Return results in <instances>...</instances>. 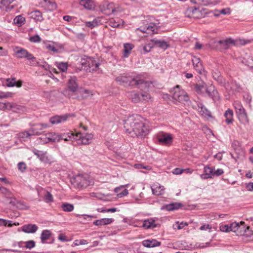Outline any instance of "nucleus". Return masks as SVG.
I'll list each match as a JSON object with an SVG mask.
<instances>
[{
	"label": "nucleus",
	"mask_w": 253,
	"mask_h": 253,
	"mask_svg": "<svg viewBox=\"0 0 253 253\" xmlns=\"http://www.w3.org/2000/svg\"><path fill=\"white\" fill-rule=\"evenodd\" d=\"M124 128L126 131L131 137L142 138L146 136L149 130L144 123V120L138 115L129 117L125 121Z\"/></svg>",
	"instance_id": "f257e3e1"
},
{
	"label": "nucleus",
	"mask_w": 253,
	"mask_h": 253,
	"mask_svg": "<svg viewBox=\"0 0 253 253\" xmlns=\"http://www.w3.org/2000/svg\"><path fill=\"white\" fill-rule=\"evenodd\" d=\"M72 184L78 189L86 188L92 184V182L88 179L87 175L79 174L72 178L71 180Z\"/></svg>",
	"instance_id": "f03ea898"
},
{
	"label": "nucleus",
	"mask_w": 253,
	"mask_h": 253,
	"mask_svg": "<svg viewBox=\"0 0 253 253\" xmlns=\"http://www.w3.org/2000/svg\"><path fill=\"white\" fill-rule=\"evenodd\" d=\"M172 98L174 100L180 103L187 102L189 100L188 94L183 89H180L179 85L173 88Z\"/></svg>",
	"instance_id": "7ed1b4c3"
},
{
	"label": "nucleus",
	"mask_w": 253,
	"mask_h": 253,
	"mask_svg": "<svg viewBox=\"0 0 253 253\" xmlns=\"http://www.w3.org/2000/svg\"><path fill=\"white\" fill-rule=\"evenodd\" d=\"M245 44V42L242 40H234L232 38H227L225 40L217 41V45L221 49L226 50L233 45H237L238 43Z\"/></svg>",
	"instance_id": "20e7f679"
},
{
	"label": "nucleus",
	"mask_w": 253,
	"mask_h": 253,
	"mask_svg": "<svg viewBox=\"0 0 253 253\" xmlns=\"http://www.w3.org/2000/svg\"><path fill=\"white\" fill-rule=\"evenodd\" d=\"M234 106L240 122L243 124L247 123L248 122V119L247 113L241 103L238 101H235L234 103Z\"/></svg>",
	"instance_id": "39448f33"
},
{
	"label": "nucleus",
	"mask_w": 253,
	"mask_h": 253,
	"mask_svg": "<svg viewBox=\"0 0 253 253\" xmlns=\"http://www.w3.org/2000/svg\"><path fill=\"white\" fill-rule=\"evenodd\" d=\"M116 81L120 83V84L124 83H127L129 82L130 84L131 85L135 84L136 85L139 86V87L140 88L142 85L146 86L147 83L145 82L142 79H131V80H129L126 77V76H119L116 79Z\"/></svg>",
	"instance_id": "423d86ee"
},
{
	"label": "nucleus",
	"mask_w": 253,
	"mask_h": 253,
	"mask_svg": "<svg viewBox=\"0 0 253 253\" xmlns=\"http://www.w3.org/2000/svg\"><path fill=\"white\" fill-rule=\"evenodd\" d=\"M127 95L134 103L138 102L142 100H148L150 98V95L147 93L139 94L134 91L127 92Z\"/></svg>",
	"instance_id": "0eeeda50"
},
{
	"label": "nucleus",
	"mask_w": 253,
	"mask_h": 253,
	"mask_svg": "<svg viewBox=\"0 0 253 253\" xmlns=\"http://www.w3.org/2000/svg\"><path fill=\"white\" fill-rule=\"evenodd\" d=\"M76 137L77 138L76 140L78 141V144L87 145L91 143L93 135L91 133L83 134L79 132L76 134Z\"/></svg>",
	"instance_id": "6e6552de"
},
{
	"label": "nucleus",
	"mask_w": 253,
	"mask_h": 253,
	"mask_svg": "<svg viewBox=\"0 0 253 253\" xmlns=\"http://www.w3.org/2000/svg\"><path fill=\"white\" fill-rule=\"evenodd\" d=\"M159 143L163 145H169L171 143L172 137L171 134L164 132H160L156 135Z\"/></svg>",
	"instance_id": "1a4fd4ad"
},
{
	"label": "nucleus",
	"mask_w": 253,
	"mask_h": 253,
	"mask_svg": "<svg viewBox=\"0 0 253 253\" xmlns=\"http://www.w3.org/2000/svg\"><path fill=\"white\" fill-rule=\"evenodd\" d=\"M156 30V25L154 23H150L149 24L144 26H141L136 29L137 31H140L142 33L152 35Z\"/></svg>",
	"instance_id": "9d476101"
},
{
	"label": "nucleus",
	"mask_w": 253,
	"mask_h": 253,
	"mask_svg": "<svg viewBox=\"0 0 253 253\" xmlns=\"http://www.w3.org/2000/svg\"><path fill=\"white\" fill-rule=\"evenodd\" d=\"M69 117L70 115L68 114L61 116H55L50 118V122L52 125L62 123L66 122Z\"/></svg>",
	"instance_id": "9b49d317"
},
{
	"label": "nucleus",
	"mask_w": 253,
	"mask_h": 253,
	"mask_svg": "<svg viewBox=\"0 0 253 253\" xmlns=\"http://www.w3.org/2000/svg\"><path fill=\"white\" fill-rule=\"evenodd\" d=\"M207 93L209 96L214 101L218 100L220 99L218 91L215 89L214 86L212 84L207 88Z\"/></svg>",
	"instance_id": "f8f14e48"
},
{
	"label": "nucleus",
	"mask_w": 253,
	"mask_h": 253,
	"mask_svg": "<svg viewBox=\"0 0 253 253\" xmlns=\"http://www.w3.org/2000/svg\"><path fill=\"white\" fill-rule=\"evenodd\" d=\"M121 11V8L119 6H115L114 3H109L104 9V12L106 14L110 15L113 13L120 12Z\"/></svg>",
	"instance_id": "ddd939ff"
},
{
	"label": "nucleus",
	"mask_w": 253,
	"mask_h": 253,
	"mask_svg": "<svg viewBox=\"0 0 253 253\" xmlns=\"http://www.w3.org/2000/svg\"><path fill=\"white\" fill-rule=\"evenodd\" d=\"M192 61L194 69L197 71L198 73L201 74H202L204 71V69L201 62L200 59L196 56H194L192 58Z\"/></svg>",
	"instance_id": "4468645a"
},
{
	"label": "nucleus",
	"mask_w": 253,
	"mask_h": 253,
	"mask_svg": "<svg viewBox=\"0 0 253 253\" xmlns=\"http://www.w3.org/2000/svg\"><path fill=\"white\" fill-rule=\"evenodd\" d=\"M38 227L36 224H27L24 225L21 227V230L28 234H33L37 232Z\"/></svg>",
	"instance_id": "2eb2a0df"
},
{
	"label": "nucleus",
	"mask_w": 253,
	"mask_h": 253,
	"mask_svg": "<svg viewBox=\"0 0 253 253\" xmlns=\"http://www.w3.org/2000/svg\"><path fill=\"white\" fill-rule=\"evenodd\" d=\"M99 65L100 64L98 62H96V61L91 58H88V65L87 66L86 68H84V69L89 72L95 71L98 69Z\"/></svg>",
	"instance_id": "dca6fc26"
},
{
	"label": "nucleus",
	"mask_w": 253,
	"mask_h": 253,
	"mask_svg": "<svg viewBox=\"0 0 253 253\" xmlns=\"http://www.w3.org/2000/svg\"><path fill=\"white\" fill-rule=\"evenodd\" d=\"M15 53L18 58H26L27 59L28 58H32V54L24 48H18L15 51Z\"/></svg>",
	"instance_id": "f3484780"
},
{
	"label": "nucleus",
	"mask_w": 253,
	"mask_h": 253,
	"mask_svg": "<svg viewBox=\"0 0 253 253\" xmlns=\"http://www.w3.org/2000/svg\"><path fill=\"white\" fill-rule=\"evenodd\" d=\"M68 88L69 89L75 92L78 89V84L77 83V78L75 76L72 77L68 81Z\"/></svg>",
	"instance_id": "a211bd4d"
},
{
	"label": "nucleus",
	"mask_w": 253,
	"mask_h": 253,
	"mask_svg": "<svg viewBox=\"0 0 253 253\" xmlns=\"http://www.w3.org/2000/svg\"><path fill=\"white\" fill-rule=\"evenodd\" d=\"M33 153L37 156V158L40 159L41 162L46 163L48 162V157L46 156V152H43L39 151L37 149H34L32 151Z\"/></svg>",
	"instance_id": "6ab92c4d"
},
{
	"label": "nucleus",
	"mask_w": 253,
	"mask_h": 253,
	"mask_svg": "<svg viewBox=\"0 0 253 253\" xmlns=\"http://www.w3.org/2000/svg\"><path fill=\"white\" fill-rule=\"evenodd\" d=\"M6 85L8 87H13L16 86L17 87H20L22 85V81L21 80L16 81V79L8 78L5 81Z\"/></svg>",
	"instance_id": "aec40b11"
},
{
	"label": "nucleus",
	"mask_w": 253,
	"mask_h": 253,
	"mask_svg": "<svg viewBox=\"0 0 253 253\" xmlns=\"http://www.w3.org/2000/svg\"><path fill=\"white\" fill-rule=\"evenodd\" d=\"M153 194L157 195H162L164 193L165 189L163 186L160 185L159 183L153 184L151 187Z\"/></svg>",
	"instance_id": "412c9836"
},
{
	"label": "nucleus",
	"mask_w": 253,
	"mask_h": 253,
	"mask_svg": "<svg viewBox=\"0 0 253 253\" xmlns=\"http://www.w3.org/2000/svg\"><path fill=\"white\" fill-rule=\"evenodd\" d=\"M143 245L147 248H153L160 246L161 244L160 242L158 241L156 239L146 240L143 241Z\"/></svg>",
	"instance_id": "4be33fe9"
},
{
	"label": "nucleus",
	"mask_w": 253,
	"mask_h": 253,
	"mask_svg": "<svg viewBox=\"0 0 253 253\" xmlns=\"http://www.w3.org/2000/svg\"><path fill=\"white\" fill-rule=\"evenodd\" d=\"M114 221L113 218H105L98 219L93 222V224L96 226L106 225L111 224Z\"/></svg>",
	"instance_id": "5701e85b"
},
{
	"label": "nucleus",
	"mask_w": 253,
	"mask_h": 253,
	"mask_svg": "<svg viewBox=\"0 0 253 253\" xmlns=\"http://www.w3.org/2000/svg\"><path fill=\"white\" fill-rule=\"evenodd\" d=\"M59 136L60 137V140H64L65 141L76 140V139H77V138L76 137V134L71 132L59 134Z\"/></svg>",
	"instance_id": "b1692460"
},
{
	"label": "nucleus",
	"mask_w": 253,
	"mask_h": 253,
	"mask_svg": "<svg viewBox=\"0 0 253 253\" xmlns=\"http://www.w3.org/2000/svg\"><path fill=\"white\" fill-rule=\"evenodd\" d=\"M208 87L205 83H201L195 84L194 88L197 93L202 94L204 92L205 90L207 92Z\"/></svg>",
	"instance_id": "393cba45"
},
{
	"label": "nucleus",
	"mask_w": 253,
	"mask_h": 253,
	"mask_svg": "<svg viewBox=\"0 0 253 253\" xmlns=\"http://www.w3.org/2000/svg\"><path fill=\"white\" fill-rule=\"evenodd\" d=\"M199 12V10L196 7H189L185 11L186 15L188 17L197 18L198 17L197 13Z\"/></svg>",
	"instance_id": "a878e982"
},
{
	"label": "nucleus",
	"mask_w": 253,
	"mask_h": 253,
	"mask_svg": "<svg viewBox=\"0 0 253 253\" xmlns=\"http://www.w3.org/2000/svg\"><path fill=\"white\" fill-rule=\"evenodd\" d=\"M41 3L44 4L47 9L50 11L55 10L57 8V4L54 1L49 0H42Z\"/></svg>",
	"instance_id": "bb28decb"
},
{
	"label": "nucleus",
	"mask_w": 253,
	"mask_h": 253,
	"mask_svg": "<svg viewBox=\"0 0 253 253\" xmlns=\"http://www.w3.org/2000/svg\"><path fill=\"white\" fill-rule=\"evenodd\" d=\"M143 227L146 229L154 228L157 227V224H155V220L149 218L143 221Z\"/></svg>",
	"instance_id": "cd10ccee"
},
{
	"label": "nucleus",
	"mask_w": 253,
	"mask_h": 253,
	"mask_svg": "<svg viewBox=\"0 0 253 253\" xmlns=\"http://www.w3.org/2000/svg\"><path fill=\"white\" fill-rule=\"evenodd\" d=\"M250 229V226L245 225V222L241 221L239 223V227H238V233L240 235H244L247 231Z\"/></svg>",
	"instance_id": "c85d7f7f"
},
{
	"label": "nucleus",
	"mask_w": 253,
	"mask_h": 253,
	"mask_svg": "<svg viewBox=\"0 0 253 253\" xmlns=\"http://www.w3.org/2000/svg\"><path fill=\"white\" fill-rule=\"evenodd\" d=\"M225 119V122L227 124H230L233 123V112L232 110L228 109L227 110L224 114Z\"/></svg>",
	"instance_id": "c756f323"
},
{
	"label": "nucleus",
	"mask_w": 253,
	"mask_h": 253,
	"mask_svg": "<svg viewBox=\"0 0 253 253\" xmlns=\"http://www.w3.org/2000/svg\"><path fill=\"white\" fill-rule=\"evenodd\" d=\"M133 47V45L131 43H125L124 44L123 56L125 58L128 57Z\"/></svg>",
	"instance_id": "7c9ffc66"
},
{
	"label": "nucleus",
	"mask_w": 253,
	"mask_h": 253,
	"mask_svg": "<svg viewBox=\"0 0 253 253\" xmlns=\"http://www.w3.org/2000/svg\"><path fill=\"white\" fill-rule=\"evenodd\" d=\"M151 42L154 45H156L164 49H167L169 46L167 42L164 41H159L156 39H153L151 40Z\"/></svg>",
	"instance_id": "2f4dec72"
},
{
	"label": "nucleus",
	"mask_w": 253,
	"mask_h": 253,
	"mask_svg": "<svg viewBox=\"0 0 253 253\" xmlns=\"http://www.w3.org/2000/svg\"><path fill=\"white\" fill-rule=\"evenodd\" d=\"M31 17L36 21H42L43 20L42 13L39 10H35L31 12Z\"/></svg>",
	"instance_id": "473e14b6"
},
{
	"label": "nucleus",
	"mask_w": 253,
	"mask_h": 253,
	"mask_svg": "<svg viewBox=\"0 0 253 253\" xmlns=\"http://www.w3.org/2000/svg\"><path fill=\"white\" fill-rule=\"evenodd\" d=\"M46 136L48 137V139L51 142H58L60 141L59 134L54 132H50L46 133Z\"/></svg>",
	"instance_id": "72a5a7b5"
},
{
	"label": "nucleus",
	"mask_w": 253,
	"mask_h": 253,
	"mask_svg": "<svg viewBox=\"0 0 253 253\" xmlns=\"http://www.w3.org/2000/svg\"><path fill=\"white\" fill-rule=\"evenodd\" d=\"M81 5L87 9H91L93 6V2L91 0H79Z\"/></svg>",
	"instance_id": "f704fd0d"
},
{
	"label": "nucleus",
	"mask_w": 253,
	"mask_h": 253,
	"mask_svg": "<svg viewBox=\"0 0 253 253\" xmlns=\"http://www.w3.org/2000/svg\"><path fill=\"white\" fill-rule=\"evenodd\" d=\"M242 62L245 65L253 69V57L249 55H246L242 60Z\"/></svg>",
	"instance_id": "c9c22d12"
},
{
	"label": "nucleus",
	"mask_w": 253,
	"mask_h": 253,
	"mask_svg": "<svg viewBox=\"0 0 253 253\" xmlns=\"http://www.w3.org/2000/svg\"><path fill=\"white\" fill-rule=\"evenodd\" d=\"M51 235V232L49 230H44L41 233V239L42 243L44 244L46 242L50 236Z\"/></svg>",
	"instance_id": "e433bc0d"
},
{
	"label": "nucleus",
	"mask_w": 253,
	"mask_h": 253,
	"mask_svg": "<svg viewBox=\"0 0 253 253\" xmlns=\"http://www.w3.org/2000/svg\"><path fill=\"white\" fill-rule=\"evenodd\" d=\"M212 76L213 78L219 84H222L224 83V79L217 71L213 72Z\"/></svg>",
	"instance_id": "4c0bfd02"
},
{
	"label": "nucleus",
	"mask_w": 253,
	"mask_h": 253,
	"mask_svg": "<svg viewBox=\"0 0 253 253\" xmlns=\"http://www.w3.org/2000/svg\"><path fill=\"white\" fill-rule=\"evenodd\" d=\"M13 225L17 226L19 225V223H12V221L11 220L0 218V226L11 227Z\"/></svg>",
	"instance_id": "58836bf2"
},
{
	"label": "nucleus",
	"mask_w": 253,
	"mask_h": 253,
	"mask_svg": "<svg viewBox=\"0 0 253 253\" xmlns=\"http://www.w3.org/2000/svg\"><path fill=\"white\" fill-rule=\"evenodd\" d=\"M10 106L11 107H9V110L11 109L13 112L20 113L21 111H23L24 107L22 106L11 103H10Z\"/></svg>",
	"instance_id": "ea45409f"
},
{
	"label": "nucleus",
	"mask_w": 253,
	"mask_h": 253,
	"mask_svg": "<svg viewBox=\"0 0 253 253\" xmlns=\"http://www.w3.org/2000/svg\"><path fill=\"white\" fill-rule=\"evenodd\" d=\"M181 206V204L179 203H171L167 205L166 209L168 211H171L178 209Z\"/></svg>",
	"instance_id": "a19ab883"
},
{
	"label": "nucleus",
	"mask_w": 253,
	"mask_h": 253,
	"mask_svg": "<svg viewBox=\"0 0 253 253\" xmlns=\"http://www.w3.org/2000/svg\"><path fill=\"white\" fill-rule=\"evenodd\" d=\"M61 208L63 211L66 212L72 211L74 209L73 205L67 203L63 204L61 206Z\"/></svg>",
	"instance_id": "79ce46f5"
},
{
	"label": "nucleus",
	"mask_w": 253,
	"mask_h": 253,
	"mask_svg": "<svg viewBox=\"0 0 253 253\" xmlns=\"http://www.w3.org/2000/svg\"><path fill=\"white\" fill-rule=\"evenodd\" d=\"M188 225V224L187 222L177 221L173 224V227L174 229L180 230Z\"/></svg>",
	"instance_id": "37998d69"
},
{
	"label": "nucleus",
	"mask_w": 253,
	"mask_h": 253,
	"mask_svg": "<svg viewBox=\"0 0 253 253\" xmlns=\"http://www.w3.org/2000/svg\"><path fill=\"white\" fill-rule=\"evenodd\" d=\"M25 21V18L21 15L17 16L14 19V23L18 25V26H21L22 24H24Z\"/></svg>",
	"instance_id": "c03bdc74"
},
{
	"label": "nucleus",
	"mask_w": 253,
	"mask_h": 253,
	"mask_svg": "<svg viewBox=\"0 0 253 253\" xmlns=\"http://www.w3.org/2000/svg\"><path fill=\"white\" fill-rule=\"evenodd\" d=\"M200 112L201 115L205 117H209L211 116V112L205 107L202 106L201 107Z\"/></svg>",
	"instance_id": "a18cd8bd"
},
{
	"label": "nucleus",
	"mask_w": 253,
	"mask_h": 253,
	"mask_svg": "<svg viewBox=\"0 0 253 253\" xmlns=\"http://www.w3.org/2000/svg\"><path fill=\"white\" fill-rule=\"evenodd\" d=\"M230 231L234 232H238V227H239V222H234L229 224Z\"/></svg>",
	"instance_id": "49530a36"
},
{
	"label": "nucleus",
	"mask_w": 253,
	"mask_h": 253,
	"mask_svg": "<svg viewBox=\"0 0 253 253\" xmlns=\"http://www.w3.org/2000/svg\"><path fill=\"white\" fill-rule=\"evenodd\" d=\"M14 93L11 92H0V99L7 98L13 97Z\"/></svg>",
	"instance_id": "de8ad7c7"
},
{
	"label": "nucleus",
	"mask_w": 253,
	"mask_h": 253,
	"mask_svg": "<svg viewBox=\"0 0 253 253\" xmlns=\"http://www.w3.org/2000/svg\"><path fill=\"white\" fill-rule=\"evenodd\" d=\"M44 200L46 203H50L53 201L52 195L49 192H46L43 197Z\"/></svg>",
	"instance_id": "09e8293b"
},
{
	"label": "nucleus",
	"mask_w": 253,
	"mask_h": 253,
	"mask_svg": "<svg viewBox=\"0 0 253 253\" xmlns=\"http://www.w3.org/2000/svg\"><path fill=\"white\" fill-rule=\"evenodd\" d=\"M154 45L153 43H149L148 44L144 45L143 47V51H141V53L145 54L146 53L149 52L152 47Z\"/></svg>",
	"instance_id": "8fccbe9b"
},
{
	"label": "nucleus",
	"mask_w": 253,
	"mask_h": 253,
	"mask_svg": "<svg viewBox=\"0 0 253 253\" xmlns=\"http://www.w3.org/2000/svg\"><path fill=\"white\" fill-rule=\"evenodd\" d=\"M24 243L25 244V247L30 250L34 248L36 246L35 242L33 240H30Z\"/></svg>",
	"instance_id": "3c124183"
},
{
	"label": "nucleus",
	"mask_w": 253,
	"mask_h": 253,
	"mask_svg": "<svg viewBox=\"0 0 253 253\" xmlns=\"http://www.w3.org/2000/svg\"><path fill=\"white\" fill-rule=\"evenodd\" d=\"M37 130L40 131L44 128L48 127V125L47 124H39L35 126Z\"/></svg>",
	"instance_id": "603ef678"
},
{
	"label": "nucleus",
	"mask_w": 253,
	"mask_h": 253,
	"mask_svg": "<svg viewBox=\"0 0 253 253\" xmlns=\"http://www.w3.org/2000/svg\"><path fill=\"white\" fill-rule=\"evenodd\" d=\"M85 25L92 29L98 25V22L96 20H94L92 21H89L86 22Z\"/></svg>",
	"instance_id": "864d4df0"
},
{
	"label": "nucleus",
	"mask_w": 253,
	"mask_h": 253,
	"mask_svg": "<svg viewBox=\"0 0 253 253\" xmlns=\"http://www.w3.org/2000/svg\"><path fill=\"white\" fill-rule=\"evenodd\" d=\"M9 107H11L10 102H0V110H9Z\"/></svg>",
	"instance_id": "5fc2aeb1"
},
{
	"label": "nucleus",
	"mask_w": 253,
	"mask_h": 253,
	"mask_svg": "<svg viewBox=\"0 0 253 253\" xmlns=\"http://www.w3.org/2000/svg\"><path fill=\"white\" fill-rule=\"evenodd\" d=\"M27 60L30 61V65L31 66L40 65L39 63L36 60V57H35L32 54V58H28Z\"/></svg>",
	"instance_id": "6e6d98bb"
},
{
	"label": "nucleus",
	"mask_w": 253,
	"mask_h": 253,
	"mask_svg": "<svg viewBox=\"0 0 253 253\" xmlns=\"http://www.w3.org/2000/svg\"><path fill=\"white\" fill-rule=\"evenodd\" d=\"M14 204L16 206L17 208L20 210H24L27 209V206L24 203L21 201H17L16 203Z\"/></svg>",
	"instance_id": "4d7b16f0"
},
{
	"label": "nucleus",
	"mask_w": 253,
	"mask_h": 253,
	"mask_svg": "<svg viewBox=\"0 0 253 253\" xmlns=\"http://www.w3.org/2000/svg\"><path fill=\"white\" fill-rule=\"evenodd\" d=\"M0 191L3 194H4V195H5L7 197L10 196L11 195V193L9 191V190L8 189H7V188H6L4 187H2V186H0Z\"/></svg>",
	"instance_id": "13d9d810"
},
{
	"label": "nucleus",
	"mask_w": 253,
	"mask_h": 253,
	"mask_svg": "<svg viewBox=\"0 0 253 253\" xmlns=\"http://www.w3.org/2000/svg\"><path fill=\"white\" fill-rule=\"evenodd\" d=\"M58 69L62 72H65L67 69V65L65 63H60L57 66Z\"/></svg>",
	"instance_id": "bf43d9fd"
},
{
	"label": "nucleus",
	"mask_w": 253,
	"mask_h": 253,
	"mask_svg": "<svg viewBox=\"0 0 253 253\" xmlns=\"http://www.w3.org/2000/svg\"><path fill=\"white\" fill-rule=\"evenodd\" d=\"M29 40L31 42H39L41 41V38L38 35H35L34 36L31 37L29 39Z\"/></svg>",
	"instance_id": "052dcab7"
},
{
	"label": "nucleus",
	"mask_w": 253,
	"mask_h": 253,
	"mask_svg": "<svg viewBox=\"0 0 253 253\" xmlns=\"http://www.w3.org/2000/svg\"><path fill=\"white\" fill-rule=\"evenodd\" d=\"M88 243L87 241L86 240H76L74 242V244L75 246H79V245H86Z\"/></svg>",
	"instance_id": "680f3d73"
},
{
	"label": "nucleus",
	"mask_w": 253,
	"mask_h": 253,
	"mask_svg": "<svg viewBox=\"0 0 253 253\" xmlns=\"http://www.w3.org/2000/svg\"><path fill=\"white\" fill-rule=\"evenodd\" d=\"M30 134L31 135H39L42 134V133L37 130L36 127L32 128L30 130Z\"/></svg>",
	"instance_id": "e2e57ef3"
},
{
	"label": "nucleus",
	"mask_w": 253,
	"mask_h": 253,
	"mask_svg": "<svg viewBox=\"0 0 253 253\" xmlns=\"http://www.w3.org/2000/svg\"><path fill=\"white\" fill-rule=\"evenodd\" d=\"M229 224L222 225L220 226V230L222 232H227L230 231V227Z\"/></svg>",
	"instance_id": "0e129e2a"
},
{
	"label": "nucleus",
	"mask_w": 253,
	"mask_h": 253,
	"mask_svg": "<svg viewBox=\"0 0 253 253\" xmlns=\"http://www.w3.org/2000/svg\"><path fill=\"white\" fill-rule=\"evenodd\" d=\"M204 172L213 176V169L208 166L204 167Z\"/></svg>",
	"instance_id": "69168bd1"
},
{
	"label": "nucleus",
	"mask_w": 253,
	"mask_h": 253,
	"mask_svg": "<svg viewBox=\"0 0 253 253\" xmlns=\"http://www.w3.org/2000/svg\"><path fill=\"white\" fill-rule=\"evenodd\" d=\"M89 58H82L80 61L81 64L84 67V68H86L87 66L88 65V59Z\"/></svg>",
	"instance_id": "338daca9"
},
{
	"label": "nucleus",
	"mask_w": 253,
	"mask_h": 253,
	"mask_svg": "<svg viewBox=\"0 0 253 253\" xmlns=\"http://www.w3.org/2000/svg\"><path fill=\"white\" fill-rule=\"evenodd\" d=\"M18 168L20 170L23 171L26 169V165L24 162H20L18 164Z\"/></svg>",
	"instance_id": "774afa93"
}]
</instances>
